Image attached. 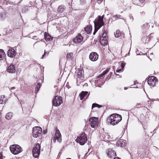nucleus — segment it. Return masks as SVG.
<instances>
[{
    "mask_svg": "<svg viewBox=\"0 0 159 159\" xmlns=\"http://www.w3.org/2000/svg\"><path fill=\"white\" fill-rule=\"evenodd\" d=\"M44 38L45 40L49 41L52 40L53 39V37H51L48 33L46 32L44 33Z\"/></svg>",
    "mask_w": 159,
    "mask_h": 159,
    "instance_id": "obj_21",
    "label": "nucleus"
},
{
    "mask_svg": "<svg viewBox=\"0 0 159 159\" xmlns=\"http://www.w3.org/2000/svg\"><path fill=\"white\" fill-rule=\"evenodd\" d=\"M98 119L96 117L90 118L89 121L90 122L91 126L92 128H94L98 124Z\"/></svg>",
    "mask_w": 159,
    "mask_h": 159,
    "instance_id": "obj_7",
    "label": "nucleus"
},
{
    "mask_svg": "<svg viewBox=\"0 0 159 159\" xmlns=\"http://www.w3.org/2000/svg\"><path fill=\"white\" fill-rule=\"evenodd\" d=\"M130 19H132V20H133V16H132V15H130Z\"/></svg>",
    "mask_w": 159,
    "mask_h": 159,
    "instance_id": "obj_43",
    "label": "nucleus"
},
{
    "mask_svg": "<svg viewBox=\"0 0 159 159\" xmlns=\"http://www.w3.org/2000/svg\"><path fill=\"white\" fill-rule=\"evenodd\" d=\"M56 140L60 142L61 141V135L59 130L58 129H56L55 136L54 137L53 140L55 142Z\"/></svg>",
    "mask_w": 159,
    "mask_h": 159,
    "instance_id": "obj_8",
    "label": "nucleus"
},
{
    "mask_svg": "<svg viewBox=\"0 0 159 159\" xmlns=\"http://www.w3.org/2000/svg\"><path fill=\"white\" fill-rule=\"evenodd\" d=\"M98 57V55L96 52H93L89 55V58L92 61H97Z\"/></svg>",
    "mask_w": 159,
    "mask_h": 159,
    "instance_id": "obj_11",
    "label": "nucleus"
},
{
    "mask_svg": "<svg viewBox=\"0 0 159 159\" xmlns=\"http://www.w3.org/2000/svg\"><path fill=\"white\" fill-rule=\"evenodd\" d=\"M85 2V0H80V3L82 5L84 4Z\"/></svg>",
    "mask_w": 159,
    "mask_h": 159,
    "instance_id": "obj_36",
    "label": "nucleus"
},
{
    "mask_svg": "<svg viewBox=\"0 0 159 159\" xmlns=\"http://www.w3.org/2000/svg\"><path fill=\"white\" fill-rule=\"evenodd\" d=\"M73 55V54L72 52L67 53L66 56V59L67 60L72 59Z\"/></svg>",
    "mask_w": 159,
    "mask_h": 159,
    "instance_id": "obj_29",
    "label": "nucleus"
},
{
    "mask_svg": "<svg viewBox=\"0 0 159 159\" xmlns=\"http://www.w3.org/2000/svg\"><path fill=\"white\" fill-rule=\"evenodd\" d=\"M6 102V98H5L4 96H0V104H5Z\"/></svg>",
    "mask_w": 159,
    "mask_h": 159,
    "instance_id": "obj_24",
    "label": "nucleus"
},
{
    "mask_svg": "<svg viewBox=\"0 0 159 159\" xmlns=\"http://www.w3.org/2000/svg\"><path fill=\"white\" fill-rule=\"evenodd\" d=\"M41 84L39 83V82L38 83L37 85H36V87L37 88H38L39 89H40L41 86Z\"/></svg>",
    "mask_w": 159,
    "mask_h": 159,
    "instance_id": "obj_34",
    "label": "nucleus"
},
{
    "mask_svg": "<svg viewBox=\"0 0 159 159\" xmlns=\"http://www.w3.org/2000/svg\"><path fill=\"white\" fill-rule=\"evenodd\" d=\"M114 159H120L118 157H115L114 158Z\"/></svg>",
    "mask_w": 159,
    "mask_h": 159,
    "instance_id": "obj_45",
    "label": "nucleus"
},
{
    "mask_svg": "<svg viewBox=\"0 0 159 159\" xmlns=\"http://www.w3.org/2000/svg\"><path fill=\"white\" fill-rule=\"evenodd\" d=\"M106 153L109 157H114L116 156V152L111 148L108 149L107 150Z\"/></svg>",
    "mask_w": 159,
    "mask_h": 159,
    "instance_id": "obj_12",
    "label": "nucleus"
},
{
    "mask_svg": "<svg viewBox=\"0 0 159 159\" xmlns=\"http://www.w3.org/2000/svg\"><path fill=\"white\" fill-rule=\"evenodd\" d=\"M83 39V37L81 35L79 34L74 39V42L76 43L81 42Z\"/></svg>",
    "mask_w": 159,
    "mask_h": 159,
    "instance_id": "obj_16",
    "label": "nucleus"
},
{
    "mask_svg": "<svg viewBox=\"0 0 159 159\" xmlns=\"http://www.w3.org/2000/svg\"><path fill=\"white\" fill-rule=\"evenodd\" d=\"M134 2V0H133Z\"/></svg>",
    "mask_w": 159,
    "mask_h": 159,
    "instance_id": "obj_49",
    "label": "nucleus"
},
{
    "mask_svg": "<svg viewBox=\"0 0 159 159\" xmlns=\"http://www.w3.org/2000/svg\"><path fill=\"white\" fill-rule=\"evenodd\" d=\"M40 146L39 143L36 145L35 147L32 150V154L33 156L37 158L40 155Z\"/></svg>",
    "mask_w": 159,
    "mask_h": 159,
    "instance_id": "obj_4",
    "label": "nucleus"
},
{
    "mask_svg": "<svg viewBox=\"0 0 159 159\" xmlns=\"http://www.w3.org/2000/svg\"><path fill=\"white\" fill-rule=\"evenodd\" d=\"M125 141L122 139H120L117 141L116 143L117 145L118 146H120L122 147H124L125 146Z\"/></svg>",
    "mask_w": 159,
    "mask_h": 159,
    "instance_id": "obj_18",
    "label": "nucleus"
},
{
    "mask_svg": "<svg viewBox=\"0 0 159 159\" xmlns=\"http://www.w3.org/2000/svg\"><path fill=\"white\" fill-rule=\"evenodd\" d=\"M111 115L113 116V118H114L115 121H116V123H118L121 120L122 117L119 114H114Z\"/></svg>",
    "mask_w": 159,
    "mask_h": 159,
    "instance_id": "obj_14",
    "label": "nucleus"
},
{
    "mask_svg": "<svg viewBox=\"0 0 159 159\" xmlns=\"http://www.w3.org/2000/svg\"><path fill=\"white\" fill-rule=\"evenodd\" d=\"M144 0H138V1H139V2H140V3H143L144 2Z\"/></svg>",
    "mask_w": 159,
    "mask_h": 159,
    "instance_id": "obj_40",
    "label": "nucleus"
},
{
    "mask_svg": "<svg viewBox=\"0 0 159 159\" xmlns=\"http://www.w3.org/2000/svg\"><path fill=\"white\" fill-rule=\"evenodd\" d=\"M49 53V51H46V50H44V53L42 57H41V58L43 59V57L46 55L48 56Z\"/></svg>",
    "mask_w": 159,
    "mask_h": 159,
    "instance_id": "obj_32",
    "label": "nucleus"
},
{
    "mask_svg": "<svg viewBox=\"0 0 159 159\" xmlns=\"http://www.w3.org/2000/svg\"><path fill=\"white\" fill-rule=\"evenodd\" d=\"M39 89L38 88H36L35 92V93H36V94L37 93V92L39 91Z\"/></svg>",
    "mask_w": 159,
    "mask_h": 159,
    "instance_id": "obj_39",
    "label": "nucleus"
},
{
    "mask_svg": "<svg viewBox=\"0 0 159 159\" xmlns=\"http://www.w3.org/2000/svg\"><path fill=\"white\" fill-rule=\"evenodd\" d=\"M83 71L82 70H79L78 73L77 78L76 80L77 83L78 82L79 80H82L84 79Z\"/></svg>",
    "mask_w": 159,
    "mask_h": 159,
    "instance_id": "obj_13",
    "label": "nucleus"
},
{
    "mask_svg": "<svg viewBox=\"0 0 159 159\" xmlns=\"http://www.w3.org/2000/svg\"><path fill=\"white\" fill-rule=\"evenodd\" d=\"M125 63L124 62H122L120 66H121V67H122V68H124V66H125Z\"/></svg>",
    "mask_w": 159,
    "mask_h": 159,
    "instance_id": "obj_37",
    "label": "nucleus"
},
{
    "mask_svg": "<svg viewBox=\"0 0 159 159\" xmlns=\"http://www.w3.org/2000/svg\"><path fill=\"white\" fill-rule=\"evenodd\" d=\"M11 152L14 155H16L22 151V148L19 145L13 144L10 147Z\"/></svg>",
    "mask_w": 159,
    "mask_h": 159,
    "instance_id": "obj_3",
    "label": "nucleus"
},
{
    "mask_svg": "<svg viewBox=\"0 0 159 159\" xmlns=\"http://www.w3.org/2000/svg\"><path fill=\"white\" fill-rule=\"evenodd\" d=\"M115 36L116 37H119L120 35V32L119 30H117L116 32L114 34Z\"/></svg>",
    "mask_w": 159,
    "mask_h": 159,
    "instance_id": "obj_30",
    "label": "nucleus"
},
{
    "mask_svg": "<svg viewBox=\"0 0 159 159\" xmlns=\"http://www.w3.org/2000/svg\"><path fill=\"white\" fill-rule=\"evenodd\" d=\"M7 55L11 57H13L16 55V52L13 48H10L7 51Z\"/></svg>",
    "mask_w": 159,
    "mask_h": 159,
    "instance_id": "obj_15",
    "label": "nucleus"
},
{
    "mask_svg": "<svg viewBox=\"0 0 159 159\" xmlns=\"http://www.w3.org/2000/svg\"><path fill=\"white\" fill-rule=\"evenodd\" d=\"M5 56V54L3 50L0 49V60H2Z\"/></svg>",
    "mask_w": 159,
    "mask_h": 159,
    "instance_id": "obj_25",
    "label": "nucleus"
},
{
    "mask_svg": "<svg viewBox=\"0 0 159 159\" xmlns=\"http://www.w3.org/2000/svg\"><path fill=\"white\" fill-rule=\"evenodd\" d=\"M7 71L10 73H12L15 71V66L13 64H11L8 66L7 70Z\"/></svg>",
    "mask_w": 159,
    "mask_h": 159,
    "instance_id": "obj_17",
    "label": "nucleus"
},
{
    "mask_svg": "<svg viewBox=\"0 0 159 159\" xmlns=\"http://www.w3.org/2000/svg\"><path fill=\"white\" fill-rule=\"evenodd\" d=\"M113 116L110 115L107 119V123L108 125H115L118 124L116 123V121L115 120L114 118H113Z\"/></svg>",
    "mask_w": 159,
    "mask_h": 159,
    "instance_id": "obj_9",
    "label": "nucleus"
},
{
    "mask_svg": "<svg viewBox=\"0 0 159 159\" xmlns=\"http://www.w3.org/2000/svg\"><path fill=\"white\" fill-rule=\"evenodd\" d=\"M101 107H102L101 105H99L98 104H97V103H94L92 105V109H93V108L96 107H97L98 108H100Z\"/></svg>",
    "mask_w": 159,
    "mask_h": 159,
    "instance_id": "obj_31",
    "label": "nucleus"
},
{
    "mask_svg": "<svg viewBox=\"0 0 159 159\" xmlns=\"http://www.w3.org/2000/svg\"><path fill=\"white\" fill-rule=\"evenodd\" d=\"M0 159H2V155L1 153H0Z\"/></svg>",
    "mask_w": 159,
    "mask_h": 159,
    "instance_id": "obj_42",
    "label": "nucleus"
},
{
    "mask_svg": "<svg viewBox=\"0 0 159 159\" xmlns=\"http://www.w3.org/2000/svg\"><path fill=\"white\" fill-rule=\"evenodd\" d=\"M66 9V7L63 5H61L58 7L57 11L59 13H61L63 12Z\"/></svg>",
    "mask_w": 159,
    "mask_h": 159,
    "instance_id": "obj_20",
    "label": "nucleus"
},
{
    "mask_svg": "<svg viewBox=\"0 0 159 159\" xmlns=\"http://www.w3.org/2000/svg\"><path fill=\"white\" fill-rule=\"evenodd\" d=\"M119 68H120V70H122V71H123V68H122V67H121V66H120L119 67Z\"/></svg>",
    "mask_w": 159,
    "mask_h": 159,
    "instance_id": "obj_44",
    "label": "nucleus"
},
{
    "mask_svg": "<svg viewBox=\"0 0 159 159\" xmlns=\"http://www.w3.org/2000/svg\"><path fill=\"white\" fill-rule=\"evenodd\" d=\"M120 68L118 67V69H117V70H116V72H120L122 71V70H120Z\"/></svg>",
    "mask_w": 159,
    "mask_h": 159,
    "instance_id": "obj_38",
    "label": "nucleus"
},
{
    "mask_svg": "<svg viewBox=\"0 0 159 159\" xmlns=\"http://www.w3.org/2000/svg\"><path fill=\"white\" fill-rule=\"evenodd\" d=\"M109 69H107L104 71L101 74L98 76V77L100 79L103 78V76L109 72Z\"/></svg>",
    "mask_w": 159,
    "mask_h": 159,
    "instance_id": "obj_26",
    "label": "nucleus"
},
{
    "mask_svg": "<svg viewBox=\"0 0 159 159\" xmlns=\"http://www.w3.org/2000/svg\"><path fill=\"white\" fill-rule=\"evenodd\" d=\"M147 82L148 84L150 86H154L155 85L156 80L154 76L149 77L148 79Z\"/></svg>",
    "mask_w": 159,
    "mask_h": 159,
    "instance_id": "obj_10",
    "label": "nucleus"
},
{
    "mask_svg": "<svg viewBox=\"0 0 159 159\" xmlns=\"http://www.w3.org/2000/svg\"><path fill=\"white\" fill-rule=\"evenodd\" d=\"M107 38H103L100 37V42L101 44L102 45H105L107 43Z\"/></svg>",
    "mask_w": 159,
    "mask_h": 159,
    "instance_id": "obj_19",
    "label": "nucleus"
},
{
    "mask_svg": "<svg viewBox=\"0 0 159 159\" xmlns=\"http://www.w3.org/2000/svg\"><path fill=\"white\" fill-rule=\"evenodd\" d=\"M62 102V97L60 96H55L52 101V104L54 106L58 107Z\"/></svg>",
    "mask_w": 159,
    "mask_h": 159,
    "instance_id": "obj_5",
    "label": "nucleus"
},
{
    "mask_svg": "<svg viewBox=\"0 0 159 159\" xmlns=\"http://www.w3.org/2000/svg\"><path fill=\"white\" fill-rule=\"evenodd\" d=\"M13 116V113L11 112H9L6 115V118L7 120H10L12 118Z\"/></svg>",
    "mask_w": 159,
    "mask_h": 159,
    "instance_id": "obj_27",
    "label": "nucleus"
},
{
    "mask_svg": "<svg viewBox=\"0 0 159 159\" xmlns=\"http://www.w3.org/2000/svg\"><path fill=\"white\" fill-rule=\"evenodd\" d=\"M84 30L88 34H89L91 31L92 28L91 25H88L87 27L84 28Z\"/></svg>",
    "mask_w": 159,
    "mask_h": 159,
    "instance_id": "obj_22",
    "label": "nucleus"
},
{
    "mask_svg": "<svg viewBox=\"0 0 159 159\" xmlns=\"http://www.w3.org/2000/svg\"><path fill=\"white\" fill-rule=\"evenodd\" d=\"M42 132V129L40 127H35L33 129L32 134L33 137L35 138H37Z\"/></svg>",
    "mask_w": 159,
    "mask_h": 159,
    "instance_id": "obj_6",
    "label": "nucleus"
},
{
    "mask_svg": "<svg viewBox=\"0 0 159 159\" xmlns=\"http://www.w3.org/2000/svg\"><path fill=\"white\" fill-rule=\"evenodd\" d=\"M124 89L125 90H126L127 89V88H126L125 87Z\"/></svg>",
    "mask_w": 159,
    "mask_h": 159,
    "instance_id": "obj_47",
    "label": "nucleus"
},
{
    "mask_svg": "<svg viewBox=\"0 0 159 159\" xmlns=\"http://www.w3.org/2000/svg\"><path fill=\"white\" fill-rule=\"evenodd\" d=\"M141 105L140 104H137L136 105V107L138 108V107H140V106Z\"/></svg>",
    "mask_w": 159,
    "mask_h": 159,
    "instance_id": "obj_41",
    "label": "nucleus"
},
{
    "mask_svg": "<svg viewBox=\"0 0 159 159\" xmlns=\"http://www.w3.org/2000/svg\"><path fill=\"white\" fill-rule=\"evenodd\" d=\"M99 2L98 3H101L103 0H98Z\"/></svg>",
    "mask_w": 159,
    "mask_h": 159,
    "instance_id": "obj_46",
    "label": "nucleus"
},
{
    "mask_svg": "<svg viewBox=\"0 0 159 159\" xmlns=\"http://www.w3.org/2000/svg\"><path fill=\"white\" fill-rule=\"evenodd\" d=\"M107 34L106 33V32L105 30H104L102 36L101 37H103V38H107L106 37Z\"/></svg>",
    "mask_w": 159,
    "mask_h": 159,
    "instance_id": "obj_33",
    "label": "nucleus"
},
{
    "mask_svg": "<svg viewBox=\"0 0 159 159\" xmlns=\"http://www.w3.org/2000/svg\"><path fill=\"white\" fill-rule=\"evenodd\" d=\"M41 84L39 83V82L38 83L37 85H36V87L37 88H38L39 89H40L41 86Z\"/></svg>",
    "mask_w": 159,
    "mask_h": 159,
    "instance_id": "obj_35",
    "label": "nucleus"
},
{
    "mask_svg": "<svg viewBox=\"0 0 159 159\" xmlns=\"http://www.w3.org/2000/svg\"><path fill=\"white\" fill-rule=\"evenodd\" d=\"M103 16H99L95 20L93 21L95 27L94 31L93 33L94 35L95 34L98 29L104 25V23L103 20Z\"/></svg>",
    "mask_w": 159,
    "mask_h": 159,
    "instance_id": "obj_1",
    "label": "nucleus"
},
{
    "mask_svg": "<svg viewBox=\"0 0 159 159\" xmlns=\"http://www.w3.org/2000/svg\"><path fill=\"white\" fill-rule=\"evenodd\" d=\"M88 93L87 91H82L80 94L81 100H82Z\"/></svg>",
    "mask_w": 159,
    "mask_h": 159,
    "instance_id": "obj_23",
    "label": "nucleus"
},
{
    "mask_svg": "<svg viewBox=\"0 0 159 159\" xmlns=\"http://www.w3.org/2000/svg\"><path fill=\"white\" fill-rule=\"evenodd\" d=\"M122 17L120 15H114L113 16L112 20H116L117 19H122Z\"/></svg>",
    "mask_w": 159,
    "mask_h": 159,
    "instance_id": "obj_28",
    "label": "nucleus"
},
{
    "mask_svg": "<svg viewBox=\"0 0 159 159\" xmlns=\"http://www.w3.org/2000/svg\"><path fill=\"white\" fill-rule=\"evenodd\" d=\"M75 140L77 143H79L80 145H83L85 144L87 141V135L85 133H83L77 137Z\"/></svg>",
    "mask_w": 159,
    "mask_h": 159,
    "instance_id": "obj_2",
    "label": "nucleus"
},
{
    "mask_svg": "<svg viewBox=\"0 0 159 159\" xmlns=\"http://www.w3.org/2000/svg\"><path fill=\"white\" fill-rule=\"evenodd\" d=\"M80 157V156H79V158Z\"/></svg>",
    "mask_w": 159,
    "mask_h": 159,
    "instance_id": "obj_48",
    "label": "nucleus"
}]
</instances>
